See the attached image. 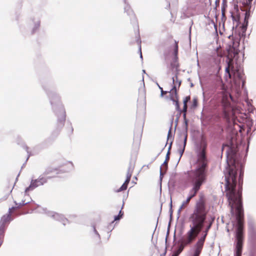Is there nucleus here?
I'll return each mask as SVG.
<instances>
[{
    "label": "nucleus",
    "mask_w": 256,
    "mask_h": 256,
    "mask_svg": "<svg viewBox=\"0 0 256 256\" xmlns=\"http://www.w3.org/2000/svg\"><path fill=\"white\" fill-rule=\"evenodd\" d=\"M167 93L166 91H164L163 90H161V96H163Z\"/></svg>",
    "instance_id": "obj_40"
},
{
    "label": "nucleus",
    "mask_w": 256,
    "mask_h": 256,
    "mask_svg": "<svg viewBox=\"0 0 256 256\" xmlns=\"http://www.w3.org/2000/svg\"><path fill=\"white\" fill-rule=\"evenodd\" d=\"M124 214V213L122 212V210H120V212H119L118 214H120H120Z\"/></svg>",
    "instance_id": "obj_46"
},
{
    "label": "nucleus",
    "mask_w": 256,
    "mask_h": 256,
    "mask_svg": "<svg viewBox=\"0 0 256 256\" xmlns=\"http://www.w3.org/2000/svg\"><path fill=\"white\" fill-rule=\"evenodd\" d=\"M172 206V202H170V206Z\"/></svg>",
    "instance_id": "obj_50"
},
{
    "label": "nucleus",
    "mask_w": 256,
    "mask_h": 256,
    "mask_svg": "<svg viewBox=\"0 0 256 256\" xmlns=\"http://www.w3.org/2000/svg\"><path fill=\"white\" fill-rule=\"evenodd\" d=\"M24 148L26 150V151L27 152V153L28 154V158H27L26 160V162L28 160V158H29L30 156V154H29V152L28 150V148L27 146H24Z\"/></svg>",
    "instance_id": "obj_37"
},
{
    "label": "nucleus",
    "mask_w": 256,
    "mask_h": 256,
    "mask_svg": "<svg viewBox=\"0 0 256 256\" xmlns=\"http://www.w3.org/2000/svg\"><path fill=\"white\" fill-rule=\"evenodd\" d=\"M130 178H131L126 177V178L122 185L118 189L115 190V192H119L126 190L128 188V185L130 182Z\"/></svg>",
    "instance_id": "obj_13"
},
{
    "label": "nucleus",
    "mask_w": 256,
    "mask_h": 256,
    "mask_svg": "<svg viewBox=\"0 0 256 256\" xmlns=\"http://www.w3.org/2000/svg\"><path fill=\"white\" fill-rule=\"evenodd\" d=\"M190 200V199L188 197L186 200L182 202L181 206H183V208H184L188 204Z\"/></svg>",
    "instance_id": "obj_27"
},
{
    "label": "nucleus",
    "mask_w": 256,
    "mask_h": 256,
    "mask_svg": "<svg viewBox=\"0 0 256 256\" xmlns=\"http://www.w3.org/2000/svg\"><path fill=\"white\" fill-rule=\"evenodd\" d=\"M252 1V0H246V4L248 5L250 4Z\"/></svg>",
    "instance_id": "obj_41"
},
{
    "label": "nucleus",
    "mask_w": 256,
    "mask_h": 256,
    "mask_svg": "<svg viewBox=\"0 0 256 256\" xmlns=\"http://www.w3.org/2000/svg\"><path fill=\"white\" fill-rule=\"evenodd\" d=\"M172 138V134L171 131V128H170L168 134V140H169V139Z\"/></svg>",
    "instance_id": "obj_35"
},
{
    "label": "nucleus",
    "mask_w": 256,
    "mask_h": 256,
    "mask_svg": "<svg viewBox=\"0 0 256 256\" xmlns=\"http://www.w3.org/2000/svg\"><path fill=\"white\" fill-rule=\"evenodd\" d=\"M54 172L56 174H58V170L52 168H48L44 173V175H48Z\"/></svg>",
    "instance_id": "obj_17"
},
{
    "label": "nucleus",
    "mask_w": 256,
    "mask_h": 256,
    "mask_svg": "<svg viewBox=\"0 0 256 256\" xmlns=\"http://www.w3.org/2000/svg\"><path fill=\"white\" fill-rule=\"evenodd\" d=\"M124 3V12H126L128 14L131 15L133 14V12L130 8V5L128 4L126 0H123Z\"/></svg>",
    "instance_id": "obj_16"
},
{
    "label": "nucleus",
    "mask_w": 256,
    "mask_h": 256,
    "mask_svg": "<svg viewBox=\"0 0 256 256\" xmlns=\"http://www.w3.org/2000/svg\"><path fill=\"white\" fill-rule=\"evenodd\" d=\"M183 118H184V120H186V112H183Z\"/></svg>",
    "instance_id": "obj_43"
},
{
    "label": "nucleus",
    "mask_w": 256,
    "mask_h": 256,
    "mask_svg": "<svg viewBox=\"0 0 256 256\" xmlns=\"http://www.w3.org/2000/svg\"><path fill=\"white\" fill-rule=\"evenodd\" d=\"M190 100V96H188L185 97V98L184 100V104H187V102Z\"/></svg>",
    "instance_id": "obj_30"
},
{
    "label": "nucleus",
    "mask_w": 256,
    "mask_h": 256,
    "mask_svg": "<svg viewBox=\"0 0 256 256\" xmlns=\"http://www.w3.org/2000/svg\"><path fill=\"white\" fill-rule=\"evenodd\" d=\"M158 87H159L160 89V90H163L162 88H161V87H160V86H158Z\"/></svg>",
    "instance_id": "obj_48"
},
{
    "label": "nucleus",
    "mask_w": 256,
    "mask_h": 256,
    "mask_svg": "<svg viewBox=\"0 0 256 256\" xmlns=\"http://www.w3.org/2000/svg\"><path fill=\"white\" fill-rule=\"evenodd\" d=\"M170 99L172 101L178 98V94L176 92V85H174L170 91Z\"/></svg>",
    "instance_id": "obj_14"
},
{
    "label": "nucleus",
    "mask_w": 256,
    "mask_h": 256,
    "mask_svg": "<svg viewBox=\"0 0 256 256\" xmlns=\"http://www.w3.org/2000/svg\"><path fill=\"white\" fill-rule=\"evenodd\" d=\"M40 18L38 15L32 16L29 18L28 24L32 34L38 32L40 26Z\"/></svg>",
    "instance_id": "obj_8"
},
{
    "label": "nucleus",
    "mask_w": 256,
    "mask_h": 256,
    "mask_svg": "<svg viewBox=\"0 0 256 256\" xmlns=\"http://www.w3.org/2000/svg\"><path fill=\"white\" fill-rule=\"evenodd\" d=\"M184 250L182 246H179L178 248L174 252L172 256H178V255L181 253V252Z\"/></svg>",
    "instance_id": "obj_19"
},
{
    "label": "nucleus",
    "mask_w": 256,
    "mask_h": 256,
    "mask_svg": "<svg viewBox=\"0 0 256 256\" xmlns=\"http://www.w3.org/2000/svg\"><path fill=\"white\" fill-rule=\"evenodd\" d=\"M168 160H165L164 162L162 164V165L160 167L162 168V166H164V167H166V170H167V168H168Z\"/></svg>",
    "instance_id": "obj_34"
},
{
    "label": "nucleus",
    "mask_w": 256,
    "mask_h": 256,
    "mask_svg": "<svg viewBox=\"0 0 256 256\" xmlns=\"http://www.w3.org/2000/svg\"><path fill=\"white\" fill-rule=\"evenodd\" d=\"M183 206H180V207L179 209L178 210V215H180V212H181V210H182V209L183 208Z\"/></svg>",
    "instance_id": "obj_39"
},
{
    "label": "nucleus",
    "mask_w": 256,
    "mask_h": 256,
    "mask_svg": "<svg viewBox=\"0 0 256 256\" xmlns=\"http://www.w3.org/2000/svg\"><path fill=\"white\" fill-rule=\"evenodd\" d=\"M66 165L67 166L68 170H66V172H68V171L71 170L74 168V165H73V164L72 162H68L66 163Z\"/></svg>",
    "instance_id": "obj_25"
},
{
    "label": "nucleus",
    "mask_w": 256,
    "mask_h": 256,
    "mask_svg": "<svg viewBox=\"0 0 256 256\" xmlns=\"http://www.w3.org/2000/svg\"><path fill=\"white\" fill-rule=\"evenodd\" d=\"M172 82L174 84L175 83L174 85H176V84H178V87H180V86L181 84V81L179 80L178 79V77L176 76L175 77L172 78Z\"/></svg>",
    "instance_id": "obj_23"
},
{
    "label": "nucleus",
    "mask_w": 256,
    "mask_h": 256,
    "mask_svg": "<svg viewBox=\"0 0 256 256\" xmlns=\"http://www.w3.org/2000/svg\"><path fill=\"white\" fill-rule=\"evenodd\" d=\"M172 144V141L170 143V146L168 147V152L166 155V160H168L170 159V150L171 148Z\"/></svg>",
    "instance_id": "obj_24"
},
{
    "label": "nucleus",
    "mask_w": 256,
    "mask_h": 256,
    "mask_svg": "<svg viewBox=\"0 0 256 256\" xmlns=\"http://www.w3.org/2000/svg\"><path fill=\"white\" fill-rule=\"evenodd\" d=\"M168 232H169V231H168V232H167V234H168Z\"/></svg>",
    "instance_id": "obj_54"
},
{
    "label": "nucleus",
    "mask_w": 256,
    "mask_h": 256,
    "mask_svg": "<svg viewBox=\"0 0 256 256\" xmlns=\"http://www.w3.org/2000/svg\"><path fill=\"white\" fill-rule=\"evenodd\" d=\"M172 102L175 104L176 108V110L178 111L179 112H180V114L182 113V110H180V105H179L178 98L173 100Z\"/></svg>",
    "instance_id": "obj_22"
},
{
    "label": "nucleus",
    "mask_w": 256,
    "mask_h": 256,
    "mask_svg": "<svg viewBox=\"0 0 256 256\" xmlns=\"http://www.w3.org/2000/svg\"><path fill=\"white\" fill-rule=\"evenodd\" d=\"M200 190V188L192 186V188L190 190L188 198L191 200L193 197H194L196 194L198 193Z\"/></svg>",
    "instance_id": "obj_15"
},
{
    "label": "nucleus",
    "mask_w": 256,
    "mask_h": 256,
    "mask_svg": "<svg viewBox=\"0 0 256 256\" xmlns=\"http://www.w3.org/2000/svg\"><path fill=\"white\" fill-rule=\"evenodd\" d=\"M16 206H12V208H9L8 214L6 215H4L1 218L0 220V230L3 231L4 232L5 230V224L7 222H9L11 220H12V218L11 217L12 213V210H14L17 208H20L22 206L26 205L29 203V202H26V200H22V202L17 203L16 201L14 202Z\"/></svg>",
    "instance_id": "obj_6"
},
{
    "label": "nucleus",
    "mask_w": 256,
    "mask_h": 256,
    "mask_svg": "<svg viewBox=\"0 0 256 256\" xmlns=\"http://www.w3.org/2000/svg\"><path fill=\"white\" fill-rule=\"evenodd\" d=\"M224 148V146H223V147L222 148V150H223Z\"/></svg>",
    "instance_id": "obj_51"
},
{
    "label": "nucleus",
    "mask_w": 256,
    "mask_h": 256,
    "mask_svg": "<svg viewBox=\"0 0 256 256\" xmlns=\"http://www.w3.org/2000/svg\"><path fill=\"white\" fill-rule=\"evenodd\" d=\"M201 251H200L198 250L194 249V254L192 256H199Z\"/></svg>",
    "instance_id": "obj_31"
},
{
    "label": "nucleus",
    "mask_w": 256,
    "mask_h": 256,
    "mask_svg": "<svg viewBox=\"0 0 256 256\" xmlns=\"http://www.w3.org/2000/svg\"><path fill=\"white\" fill-rule=\"evenodd\" d=\"M51 104L52 110L58 116L57 129L60 130L64 126L66 120V111L62 104L60 96L55 91L50 89V86L46 84L42 86Z\"/></svg>",
    "instance_id": "obj_5"
},
{
    "label": "nucleus",
    "mask_w": 256,
    "mask_h": 256,
    "mask_svg": "<svg viewBox=\"0 0 256 256\" xmlns=\"http://www.w3.org/2000/svg\"><path fill=\"white\" fill-rule=\"evenodd\" d=\"M184 134H187V133H186V132H184V134H183V136H184ZM181 136H182V134H181Z\"/></svg>",
    "instance_id": "obj_49"
},
{
    "label": "nucleus",
    "mask_w": 256,
    "mask_h": 256,
    "mask_svg": "<svg viewBox=\"0 0 256 256\" xmlns=\"http://www.w3.org/2000/svg\"><path fill=\"white\" fill-rule=\"evenodd\" d=\"M226 196L232 215L234 214V210H236V228L234 256H242L244 240V214L242 202V185H238V190L236 185H226Z\"/></svg>",
    "instance_id": "obj_1"
},
{
    "label": "nucleus",
    "mask_w": 256,
    "mask_h": 256,
    "mask_svg": "<svg viewBox=\"0 0 256 256\" xmlns=\"http://www.w3.org/2000/svg\"><path fill=\"white\" fill-rule=\"evenodd\" d=\"M138 44H140V43L141 42V41H140V40L138 39Z\"/></svg>",
    "instance_id": "obj_47"
},
{
    "label": "nucleus",
    "mask_w": 256,
    "mask_h": 256,
    "mask_svg": "<svg viewBox=\"0 0 256 256\" xmlns=\"http://www.w3.org/2000/svg\"><path fill=\"white\" fill-rule=\"evenodd\" d=\"M124 204H122V209L123 208Z\"/></svg>",
    "instance_id": "obj_53"
},
{
    "label": "nucleus",
    "mask_w": 256,
    "mask_h": 256,
    "mask_svg": "<svg viewBox=\"0 0 256 256\" xmlns=\"http://www.w3.org/2000/svg\"><path fill=\"white\" fill-rule=\"evenodd\" d=\"M54 176H52L53 177ZM52 176L44 177L42 176H40L38 179L33 180L32 179L30 182V184L26 188L25 190V192L27 193L28 192L36 188L43 185L44 184L47 182L48 179L51 178Z\"/></svg>",
    "instance_id": "obj_9"
},
{
    "label": "nucleus",
    "mask_w": 256,
    "mask_h": 256,
    "mask_svg": "<svg viewBox=\"0 0 256 256\" xmlns=\"http://www.w3.org/2000/svg\"><path fill=\"white\" fill-rule=\"evenodd\" d=\"M206 215L204 202L202 200H200L196 202L194 211L190 216L192 226H190V230L179 240L180 246H182L184 248L185 246L192 242L204 226Z\"/></svg>",
    "instance_id": "obj_2"
},
{
    "label": "nucleus",
    "mask_w": 256,
    "mask_h": 256,
    "mask_svg": "<svg viewBox=\"0 0 256 256\" xmlns=\"http://www.w3.org/2000/svg\"><path fill=\"white\" fill-rule=\"evenodd\" d=\"M187 111V104H184V107L182 110V112H186Z\"/></svg>",
    "instance_id": "obj_38"
},
{
    "label": "nucleus",
    "mask_w": 256,
    "mask_h": 256,
    "mask_svg": "<svg viewBox=\"0 0 256 256\" xmlns=\"http://www.w3.org/2000/svg\"><path fill=\"white\" fill-rule=\"evenodd\" d=\"M143 72H145V70H142Z\"/></svg>",
    "instance_id": "obj_52"
},
{
    "label": "nucleus",
    "mask_w": 256,
    "mask_h": 256,
    "mask_svg": "<svg viewBox=\"0 0 256 256\" xmlns=\"http://www.w3.org/2000/svg\"><path fill=\"white\" fill-rule=\"evenodd\" d=\"M24 194H26V196H25L26 198H24V200H26V202L28 201V202H30V200H31V198H29V196H28V195H26V192H24Z\"/></svg>",
    "instance_id": "obj_36"
},
{
    "label": "nucleus",
    "mask_w": 256,
    "mask_h": 256,
    "mask_svg": "<svg viewBox=\"0 0 256 256\" xmlns=\"http://www.w3.org/2000/svg\"><path fill=\"white\" fill-rule=\"evenodd\" d=\"M221 96L224 112L226 116L228 115V112L232 110L230 106V101L232 100V98L231 94L228 92H222Z\"/></svg>",
    "instance_id": "obj_7"
},
{
    "label": "nucleus",
    "mask_w": 256,
    "mask_h": 256,
    "mask_svg": "<svg viewBox=\"0 0 256 256\" xmlns=\"http://www.w3.org/2000/svg\"><path fill=\"white\" fill-rule=\"evenodd\" d=\"M123 214H118V216H116L114 218V220H120Z\"/></svg>",
    "instance_id": "obj_32"
},
{
    "label": "nucleus",
    "mask_w": 256,
    "mask_h": 256,
    "mask_svg": "<svg viewBox=\"0 0 256 256\" xmlns=\"http://www.w3.org/2000/svg\"><path fill=\"white\" fill-rule=\"evenodd\" d=\"M162 169L163 170V172H166V167L162 166Z\"/></svg>",
    "instance_id": "obj_45"
},
{
    "label": "nucleus",
    "mask_w": 256,
    "mask_h": 256,
    "mask_svg": "<svg viewBox=\"0 0 256 256\" xmlns=\"http://www.w3.org/2000/svg\"><path fill=\"white\" fill-rule=\"evenodd\" d=\"M184 122L185 123L186 126H188V120L187 119L186 120H184Z\"/></svg>",
    "instance_id": "obj_44"
},
{
    "label": "nucleus",
    "mask_w": 256,
    "mask_h": 256,
    "mask_svg": "<svg viewBox=\"0 0 256 256\" xmlns=\"http://www.w3.org/2000/svg\"><path fill=\"white\" fill-rule=\"evenodd\" d=\"M139 50L140 52V57L141 58H142V52H141V46H140V47H139Z\"/></svg>",
    "instance_id": "obj_42"
},
{
    "label": "nucleus",
    "mask_w": 256,
    "mask_h": 256,
    "mask_svg": "<svg viewBox=\"0 0 256 256\" xmlns=\"http://www.w3.org/2000/svg\"><path fill=\"white\" fill-rule=\"evenodd\" d=\"M93 230L94 234V239L96 242H100V236L94 226H93Z\"/></svg>",
    "instance_id": "obj_18"
},
{
    "label": "nucleus",
    "mask_w": 256,
    "mask_h": 256,
    "mask_svg": "<svg viewBox=\"0 0 256 256\" xmlns=\"http://www.w3.org/2000/svg\"><path fill=\"white\" fill-rule=\"evenodd\" d=\"M178 52V42L176 41H175V47L174 50V53L176 56L177 55Z\"/></svg>",
    "instance_id": "obj_26"
},
{
    "label": "nucleus",
    "mask_w": 256,
    "mask_h": 256,
    "mask_svg": "<svg viewBox=\"0 0 256 256\" xmlns=\"http://www.w3.org/2000/svg\"><path fill=\"white\" fill-rule=\"evenodd\" d=\"M44 211L48 217L62 222L64 226L68 222V219L65 218L64 216L61 214L54 212H47L46 210H44Z\"/></svg>",
    "instance_id": "obj_11"
},
{
    "label": "nucleus",
    "mask_w": 256,
    "mask_h": 256,
    "mask_svg": "<svg viewBox=\"0 0 256 256\" xmlns=\"http://www.w3.org/2000/svg\"><path fill=\"white\" fill-rule=\"evenodd\" d=\"M165 172H163V170L162 169V168H160V180L162 181L163 176L164 175Z\"/></svg>",
    "instance_id": "obj_28"
},
{
    "label": "nucleus",
    "mask_w": 256,
    "mask_h": 256,
    "mask_svg": "<svg viewBox=\"0 0 256 256\" xmlns=\"http://www.w3.org/2000/svg\"><path fill=\"white\" fill-rule=\"evenodd\" d=\"M133 170H134V166H132V164H130V166L128 170V172H127V174H126L127 178H131L132 173L133 172Z\"/></svg>",
    "instance_id": "obj_20"
},
{
    "label": "nucleus",
    "mask_w": 256,
    "mask_h": 256,
    "mask_svg": "<svg viewBox=\"0 0 256 256\" xmlns=\"http://www.w3.org/2000/svg\"><path fill=\"white\" fill-rule=\"evenodd\" d=\"M206 143L204 140H202L198 146L196 150L198 166L195 170H191L188 174V182L192 186L200 188L206 178V168L208 163L206 156Z\"/></svg>",
    "instance_id": "obj_3"
},
{
    "label": "nucleus",
    "mask_w": 256,
    "mask_h": 256,
    "mask_svg": "<svg viewBox=\"0 0 256 256\" xmlns=\"http://www.w3.org/2000/svg\"><path fill=\"white\" fill-rule=\"evenodd\" d=\"M187 136H188V134H184V142L181 146H180V148L178 149V152L180 154V158H179V159L178 160V162H179L181 157L182 156L184 152V151L185 150V147L186 146V140H187Z\"/></svg>",
    "instance_id": "obj_12"
},
{
    "label": "nucleus",
    "mask_w": 256,
    "mask_h": 256,
    "mask_svg": "<svg viewBox=\"0 0 256 256\" xmlns=\"http://www.w3.org/2000/svg\"><path fill=\"white\" fill-rule=\"evenodd\" d=\"M198 105V101H197V99L194 98L193 100V102H192V106L193 107H196Z\"/></svg>",
    "instance_id": "obj_33"
},
{
    "label": "nucleus",
    "mask_w": 256,
    "mask_h": 256,
    "mask_svg": "<svg viewBox=\"0 0 256 256\" xmlns=\"http://www.w3.org/2000/svg\"><path fill=\"white\" fill-rule=\"evenodd\" d=\"M68 130L70 134L72 133L74 129L71 124H70L69 126L68 127Z\"/></svg>",
    "instance_id": "obj_29"
},
{
    "label": "nucleus",
    "mask_w": 256,
    "mask_h": 256,
    "mask_svg": "<svg viewBox=\"0 0 256 256\" xmlns=\"http://www.w3.org/2000/svg\"><path fill=\"white\" fill-rule=\"evenodd\" d=\"M142 128H140L138 130L137 134H136V132L134 133V138H136V139L138 138V140H140L142 135Z\"/></svg>",
    "instance_id": "obj_21"
},
{
    "label": "nucleus",
    "mask_w": 256,
    "mask_h": 256,
    "mask_svg": "<svg viewBox=\"0 0 256 256\" xmlns=\"http://www.w3.org/2000/svg\"><path fill=\"white\" fill-rule=\"evenodd\" d=\"M238 54V50L234 47L230 48L227 56V66L226 68V76H228L230 80H232V88L238 94L240 92L244 84L242 72L234 68L233 65L234 59L237 57Z\"/></svg>",
    "instance_id": "obj_4"
},
{
    "label": "nucleus",
    "mask_w": 256,
    "mask_h": 256,
    "mask_svg": "<svg viewBox=\"0 0 256 256\" xmlns=\"http://www.w3.org/2000/svg\"><path fill=\"white\" fill-rule=\"evenodd\" d=\"M212 222H210L209 224L206 226V229L204 231V234L203 236L198 239V241L194 245V249L202 251L208 232L212 226Z\"/></svg>",
    "instance_id": "obj_10"
}]
</instances>
